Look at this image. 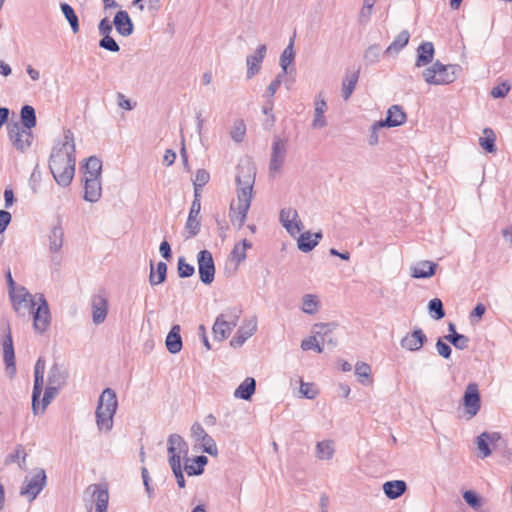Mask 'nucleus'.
Wrapping results in <instances>:
<instances>
[{
	"instance_id": "7",
	"label": "nucleus",
	"mask_w": 512,
	"mask_h": 512,
	"mask_svg": "<svg viewBox=\"0 0 512 512\" xmlns=\"http://www.w3.org/2000/svg\"><path fill=\"white\" fill-rule=\"evenodd\" d=\"M47 483L46 472L43 468L33 470L31 476H26L20 488V495L32 502L44 489Z\"/></svg>"
},
{
	"instance_id": "19",
	"label": "nucleus",
	"mask_w": 512,
	"mask_h": 512,
	"mask_svg": "<svg viewBox=\"0 0 512 512\" xmlns=\"http://www.w3.org/2000/svg\"><path fill=\"white\" fill-rule=\"evenodd\" d=\"M92 320L95 325L103 323L108 313V300L104 293L100 292L92 296Z\"/></svg>"
},
{
	"instance_id": "26",
	"label": "nucleus",
	"mask_w": 512,
	"mask_h": 512,
	"mask_svg": "<svg viewBox=\"0 0 512 512\" xmlns=\"http://www.w3.org/2000/svg\"><path fill=\"white\" fill-rule=\"evenodd\" d=\"M113 24L121 36L128 37L133 33V22L124 10H120L115 14Z\"/></svg>"
},
{
	"instance_id": "5",
	"label": "nucleus",
	"mask_w": 512,
	"mask_h": 512,
	"mask_svg": "<svg viewBox=\"0 0 512 512\" xmlns=\"http://www.w3.org/2000/svg\"><path fill=\"white\" fill-rule=\"evenodd\" d=\"M460 70L459 65H444L437 60L431 67L426 68L422 75L429 85H445L454 82Z\"/></svg>"
},
{
	"instance_id": "41",
	"label": "nucleus",
	"mask_w": 512,
	"mask_h": 512,
	"mask_svg": "<svg viewBox=\"0 0 512 512\" xmlns=\"http://www.w3.org/2000/svg\"><path fill=\"white\" fill-rule=\"evenodd\" d=\"M410 34L408 30H402L394 41L387 47L385 54H398L409 42Z\"/></svg>"
},
{
	"instance_id": "42",
	"label": "nucleus",
	"mask_w": 512,
	"mask_h": 512,
	"mask_svg": "<svg viewBox=\"0 0 512 512\" xmlns=\"http://www.w3.org/2000/svg\"><path fill=\"white\" fill-rule=\"evenodd\" d=\"M83 169L84 177H101L102 161L96 156H90L83 166Z\"/></svg>"
},
{
	"instance_id": "8",
	"label": "nucleus",
	"mask_w": 512,
	"mask_h": 512,
	"mask_svg": "<svg viewBox=\"0 0 512 512\" xmlns=\"http://www.w3.org/2000/svg\"><path fill=\"white\" fill-rule=\"evenodd\" d=\"M1 345L3 349V361L5 364V369L8 375L13 377L16 373L15 352L11 327L7 320L3 322V338L1 340Z\"/></svg>"
},
{
	"instance_id": "58",
	"label": "nucleus",
	"mask_w": 512,
	"mask_h": 512,
	"mask_svg": "<svg viewBox=\"0 0 512 512\" xmlns=\"http://www.w3.org/2000/svg\"><path fill=\"white\" fill-rule=\"evenodd\" d=\"M200 442L202 443V449L205 453H207L211 456L218 455V449H217L216 442L210 435H208L206 438H204Z\"/></svg>"
},
{
	"instance_id": "2",
	"label": "nucleus",
	"mask_w": 512,
	"mask_h": 512,
	"mask_svg": "<svg viewBox=\"0 0 512 512\" xmlns=\"http://www.w3.org/2000/svg\"><path fill=\"white\" fill-rule=\"evenodd\" d=\"M118 408L116 393L111 388H105L99 396L95 411L96 424L100 431L109 432L113 428V418Z\"/></svg>"
},
{
	"instance_id": "34",
	"label": "nucleus",
	"mask_w": 512,
	"mask_h": 512,
	"mask_svg": "<svg viewBox=\"0 0 512 512\" xmlns=\"http://www.w3.org/2000/svg\"><path fill=\"white\" fill-rule=\"evenodd\" d=\"M449 334L444 336V339L450 342L455 348L464 350L468 348L469 338L456 331V326L453 323L448 325Z\"/></svg>"
},
{
	"instance_id": "29",
	"label": "nucleus",
	"mask_w": 512,
	"mask_h": 512,
	"mask_svg": "<svg viewBox=\"0 0 512 512\" xmlns=\"http://www.w3.org/2000/svg\"><path fill=\"white\" fill-rule=\"evenodd\" d=\"M68 371L63 365L54 363L48 373V384L61 389L67 381Z\"/></svg>"
},
{
	"instance_id": "37",
	"label": "nucleus",
	"mask_w": 512,
	"mask_h": 512,
	"mask_svg": "<svg viewBox=\"0 0 512 512\" xmlns=\"http://www.w3.org/2000/svg\"><path fill=\"white\" fill-rule=\"evenodd\" d=\"M63 238L64 232L60 225L51 228L48 235L50 252L57 253L60 251L63 246Z\"/></svg>"
},
{
	"instance_id": "35",
	"label": "nucleus",
	"mask_w": 512,
	"mask_h": 512,
	"mask_svg": "<svg viewBox=\"0 0 512 512\" xmlns=\"http://www.w3.org/2000/svg\"><path fill=\"white\" fill-rule=\"evenodd\" d=\"M256 390V381L253 377H247L234 391V397L242 400H250Z\"/></svg>"
},
{
	"instance_id": "45",
	"label": "nucleus",
	"mask_w": 512,
	"mask_h": 512,
	"mask_svg": "<svg viewBox=\"0 0 512 512\" xmlns=\"http://www.w3.org/2000/svg\"><path fill=\"white\" fill-rule=\"evenodd\" d=\"M151 270H150V275H149V283L151 286H155V285H159L161 283H163L165 280H166V277H167V265L165 262H159L157 264V270H156V274H157V277L155 276V273H154V267H153V263L151 262Z\"/></svg>"
},
{
	"instance_id": "33",
	"label": "nucleus",
	"mask_w": 512,
	"mask_h": 512,
	"mask_svg": "<svg viewBox=\"0 0 512 512\" xmlns=\"http://www.w3.org/2000/svg\"><path fill=\"white\" fill-rule=\"evenodd\" d=\"M407 489V485L403 480L387 481L383 484V491L387 498L395 500L402 496Z\"/></svg>"
},
{
	"instance_id": "22",
	"label": "nucleus",
	"mask_w": 512,
	"mask_h": 512,
	"mask_svg": "<svg viewBox=\"0 0 512 512\" xmlns=\"http://www.w3.org/2000/svg\"><path fill=\"white\" fill-rule=\"evenodd\" d=\"M257 330L256 318L245 321L230 340V345L233 348H240L247 339H249Z\"/></svg>"
},
{
	"instance_id": "16",
	"label": "nucleus",
	"mask_w": 512,
	"mask_h": 512,
	"mask_svg": "<svg viewBox=\"0 0 512 512\" xmlns=\"http://www.w3.org/2000/svg\"><path fill=\"white\" fill-rule=\"evenodd\" d=\"M287 153L286 141L278 136L273 138L272 152L269 163V172L271 176L281 172L285 157Z\"/></svg>"
},
{
	"instance_id": "52",
	"label": "nucleus",
	"mask_w": 512,
	"mask_h": 512,
	"mask_svg": "<svg viewBox=\"0 0 512 512\" xmlns=\"http://www.w3.org/2000/svg\"><path fill=\"white\" fill-rule=\"evenodd\" d=\"M428 311L435 320H441L445 317L443 303L439 298H433L429 301Z\"/></svg>"
},
{
	"instance_id": "47",
	"label": "nucleus",
	"mask_w": 512,
	"mask_h": 512,
	"mask_svg": "<svg viewBox=\"0 0 512 512\" xmlns=\"http://www.w3.org/2000/svg\"><path fill=\"white\" fill-rule=\"evenodd\" d=\"M484 137L479 138L480 146L488 153L496 152L495 145V133L491 128H485L483 130Z\"/></svg>"
},
{
	"instance_id": "20",
	"label": "nucleus",
	"mask_w": 512,
	"mask_h": 512,
	"mask_svg": "<svg viewBox=\"0 0 512 512\" xmlns=\"http://www.w3.org/2000/svg\"><path fill=\"white\" fill-rule=\"evenodd\" d=\"M338 326L335 322H329V323H316L312 327L313 334H316L318 336L322 346L324 344H327L331 348H335L338 344L337 339L331 337V333L336 329Z\"/></svg>"
},
{
	"instance_id": "50",
	"label": "nucleus",
	"mask_w": 512,
	"mask_h": 512,
	"mask_svg": "<svg viewBox=\"0 0 512 512\" xmlns=\"http://www.w3.org/2000/svg\"><path fill=\"white\" fill-rule=\"evenodd\" d=\"M60 7L63 15L69 22L73 33H77L79 31V20L74 9L67 3H61Z\"/></svg>"
},
{
	"instance_id": "54",
	"label": "nucleus",
	"mask_w": 512,
	"mask_h": 512,
	"mask_svg": "<svg viewBox=\"0 0 512 512\" xmlns=\"http://www.w3.org/2000/svg\"><path fill=\"white\" fill-rule=\"evenodd\" d=\"M301 349L304 351L315 350L318 353L323 352V346H322V344H320V340H319L318 336H316V334L304 339L301 342Z\"/></svg>"
},
{
	"instance_id": "3",
	"label": "nucleus",
	"mask_w": 512,
	"mask_h": 512,
	"mask_svg": "<svg viewBox=\"0 0 512 512\" xmlns=\"http://www.w3.org/2000/svg\"><path fill=\"white\" fill-rule=\"evenodd\" d=\"M66 165H76L74 137L70 130L64 132L63 142L54 146L49 159L51 172H59L60 166Z\"/></svg>"
},
{
	"instance_id": "39",
	"label": "nucleus",
	"mask_w": 512,
	"mask_h": 512,
	"mask_svg": "<svg viewBox=\"0 0 512 512\" xmlns=\"http://www.w3.org/2000/svg\"><path fill=\"white\" fill-rule=\"evenodd\" d=\"M326 108H327V103L324 99L316 100L315 110H314V119L311 124L313 128L321 129V128H324L327 126V121L324 116Z\"/></svg>"
},
{
	"instance_id": "62",
	"label": "nucleus",
	"mask_w": 512,
	"mask_h": 512,
	"mask_svg": "<svg viewBox=\"0 0 512 512\" xmlns=\"http://www.w3.org/2000/svg\"><path fill=\"white\" fill-rule=\"evenodd\" d=\"M210 179V174L205 169H198L193 182L194 186L203 187Z\"/></svg>"
},
{
	"instance_id": "13",
	"label": "nucleus",
	"mask_w": 512,
	"mask_h": 512,
	"mask_svg": "<svg viewBox=\"0 0 512 512\" xmlns=\"http://www.w3.org/2000/svg\"><path fill=\"white\" fill-rule=\"evenodd\" d=\"M46 362L43 357H39L34 366V385L32 391V410L34 414L39 413V398L44 385V373Z\"/></svg>"
},
{
	"instance_id": "44",
	"label": "nucleus",
	"mask_w": 512,
	"mask_h": 512,
	"mask_svg": "<svg viewBox=\"0 0 512 512\" xmlns=\"http://www.w3.org/2000/svg\"><path fill=\"white\" fill-rule=\"evenodd\" d=\"M359 78V70L347 75L342 82V97L348 100L352 95Z\"/></svg>"
},
{
	"instance_id": "18",
	"label": "nucleus",
	"mask_w": 512,
	"mask_h": 512,
	"mask_svg": "<svg viewBox=\"0 0 512 512\" xmlns=\"http://www.w3.org/2000/svg\"><path fill=\"white\" fill-rule=\"evenodd\" d=\"M279 219L282 226L293 237L303 229V223L301 220H298V212L294 208L281 209Z\"/></svg>"
},
{
	"instance_id": "57",
	"label": "nucleus",
	"mask_w": 512,
	"mask_h": 512,
	"mask_svg": "<svg viewBox=\"0 0 512 512\" xmlns=\"http://www.w3.org/2000/svg\"><path fill=\"white\" fill-rule=\"evenodd\" d=\"M246 133V126L243 121L235 123L230 135L235 142H242Z\"/></svg>"
},
{
	"instance_id": "49",
	"label": "nucleus",
	"mask_w": 512,
	"mask_h": 512,
	"mask_svg": "<svg viewBox=\"0 0 512 512\" xmlns=\"http://www.w3.org/2000/svg\"><path fill=\"white\" fill-rule=\"evenodd\" d=\"M293 45H294V39L291 38L288 46L284 49V51L282 52V54L280 56V66L282 68L281 73H283L285 75L288 73V66L294 60Z\"/></svg>"
},
{
	"instance_id": "60",
	"label": "nucleus",
	"mask_w": 512,
	"mask_h": 512,
	"mask_svg": "<svg viewBox=\"0 0 512 512\" xmlns=\"http://www.w3.org/2000/svg\"><path fill=\"white\" fill-rule=\"evenodd\" d=\"M510 84L507 81L492 88L490 94L493 98H504L510 91Z\"/></svg>"
},
{
	"instance_id": "30",
	"label": "nucleus",
	"mask_w": 512,
	"mask_h": 512,
	"mask_svg": "<svg viewBox=\"0 0 512 512\" xmlns=\"http://www.w3.org/2000/svg\"><path fill=\"white\" fill-rule=\"evenodd\" d=\"M322 237L323 235L321 231L316 232L314 234H311L308 231L304 232L300 234V236L297 239L298 249L304 253H308L318 245Z\"/></svg>"
},
{
	"instance_id": "1",
	"label": "nucleus",
	"mask_w": 512,
	"mask_h": 512,
	"mask_svg": "<svg viewBox=\"0 0 512 512\" xmlns=\"http://www.w3.org/2000/svg\"><path fill=\"white\" fill-rule=\"evenodd\" d=\"M255 175V167L249 160L243 161L237 166V206L235 207L233 203L230 205L231 223L237 229H241L246 221L252 201Z\"/></svg>"
},
{
	"instance_id": "51",
	"label": "nucleus",
	"mask_w": 512,
	"mask_h": 512,
	"mask_svg": "<svg viewBox=\"0 0 512 512\" xmlns=\"http://www.w3.org/2000/svg\"><path fill=\"white\" fill-rule=\"evenodd\" d=\"M319 301L313 294H306L302 299V311L309 315H314L318 311Z\"/></svg>"
},
{
	"instance_id": "56",
	"label": "nucleus",
	"mask_w": 512,
	"mask_h": 512,
	"mask_svg": "<svg viewBox=\"0 0 512 512\" xmlns=\"http://www.w3.org/2000/svg\"><path fill=\"white\" fill-rule=\"evenodd\" d=\"M59 388L51 385H47L44 391V395L41 400V412H44L46 407L51 403V401L58 395Z\"/></svg>"
},
{
	"instance_id": "28",
	"label": "nucleus",
	"mask_w": 512,
	"mask_h": 512,
	"mask_svg": "<svg viewBox=\"0 0 512 512\" xmlns=\"http://www.w3.org/2000/svg\"><path fill=\"white\" fill-rule=\"evenodd\" d=\"M435 54L434 45L432 42L424 41L417 48V57L415 66L417 68L423 67L432 62Z\"/></svg>"
},
{
	"instance_id": "4",
	"label": "nucleus",
	"mask_w": 512,
	"mask_h": 512,
	"mask_svg": "<svg viewBox=\"0 0 512 512\" xmlns=\"http://www.w3.org/2000/svg\"><path fill=\"white\" fill-rule=\"evenodd\" d=\"M476 445L482 458H487L492 454V450L499 452L507 460L512 458V450L508 448L507 440L500 432L484 431L476 438Z\"/></svg>"
},
{
	"instance_id": "31",
	"label": "nucleus",
	"mask_w": 512,
	"mask_h": 512,
	"mask_svg": "<svg viewBox=\"0 0 512 512\" xmlns=\"http://www.w3.org/2000/svg\"><path fill=\"white\" fill-rule=\"evenodd\" d=\"M201 210V206L195 205V202H192L189 215L187 218V222L185 225V229L189 232V235L186 237L192 238L195 237L200 231V221L197 219Z\"/></svg>"
},
{
	"instance_id": "61",
	"label": "nucleus",
	"mask_w": 512,
	"mask_h": 512,
	"mask_svg": "<svg viewBox=\"0 0 512 512\" xmlns=\"http://www.w3.org/2000/svg\"><path fill=\"white\" fill-rule=\"evenodd\" d=\"M300 393L307 399H314L317 396L318 391L312 383H305L301 381Z\"/></svg>"
},
{
	"instance_id": "32",
	"label": "nucleus",
	"mask_w": 512,
	"mask_h": 512,
	"mask_svg": "<svg viewBox=\"0 0 512 512\" xmlns=\"http://www.w3.org/2000/svg\"><path fill=\"white\" fill-rule=\"evenodd\" d=\"M181 328L178 324L173 325L166 337V348L171 354H176L182 349Z\"/></svg>"
},
{
	"instance_id": "17",
	"label": "nucleus",
	"mask_w": 512,
	"mask_h": 512,
	"mask_svg": "<svg viewBox=\"0 0 512 512\" xmlns=\"http://www.w3.org/2000/svg\"><path fill=\"white\" fill-rule=\"evenodd\" d=\"M462 403L465 408V412L470 418L476 416L481 408V397L476 383H469L466 386Z\"/></svg>"
},
{
	"instance_id": "12",
	"label": "nucleus",
	"mask_w": 512,
	"mask_h": 512,
	"mask_svg": "<svg viewBox=\"0 0 512 512\" xmlns=\"http://www.w3.org/2000/svg\"><path fill=\"white\" fill-rule=\"evenodd\" d=\"M168 461L170 466L181 464V455L188 454V444L179 434H171L167 440Z\"/></svg>"
},
{
	"instance_id": "15",
	"label": "nucleus",
	"mask_w": 512,
	"mask_h": 512,
	"mask_svg": "<svg viewBox=\"0 0 512 512\" xmlns=\"http://www.w3.org/2000/svg\"><path fill=\"white\" fill-rule=\"evenodd\" d=\"M84 497L95 502L96 512H106L109 501L108 488L105 484H91L84 491Z\"/></svg>"
},
{
	"instance_id": "27",
	"label": "nucleus",
	"mask_w": 512,
	"mask_h": 512,
	"mask_svg": "<svg viewBox=\"0 0 512 512\" xmlns=\"http://www.w3.org/2000/svg\"><path fill=\"white\" fill-rule=\"evenodd\" d=\"M436 268V263L422 260L411 267V276L416 279L430 278L435 274Z\"/></svg>"
},
{
	"instance_id": "59",
	"label": "nucleus",
	"mask_w": 512,
	"mask_h": 512,
	"mask_svg": "<svg viewBox=\"0 0 512 512\" xmlns=\"http://www.w3.org/2000/svg\"><path fill=\"white\" fill-rule=\"evenodd\" d=\"M99 46L110 52H118L120 50L119 45L110 35L103 36L99 41Z\"/></svg>"
},
{
	"instance_id": "55",
	"label": "nucleus",
	"mask_w": 512,
	"mask_h": 512,
	"mask_svg": "<svg viewBox=\"0 0 512 512\" xmlns=\"http://www.w3.org/2000/svg\"><path fill=\"white\" fill-rule=\"evenodd\" d=\"M177 272L180 278H187L194 274L195 268L187 263L184 257H180L177 263Z\"/></svg>"
},
{
	"instance_id": "23",
	"label": "nucleus",
	"mask_w": 512,
	"mask_h": 512,
	"mask_svg": "<svg viewBox=\"0 0 512 512\" xmlns=\"http://www.w3.org/2000/svg\"><path fill=\"white\" fill-rule=\"evenodd\" d=\"M407 120V115L400 105H392L384 120L377 121V126L385 127H398L404 124Z\"/></svg>"
},
{
	"instance_id": "63",
	"label": "nucleus",
	"mask_w": 512,
	"mask_h": 512,
	"mask_svg": "<svg viewBox=\"0 0 512 512\" xmlns=\"http://www.w3.org/2000/svg\"><path fill=\"white\" fill-rule=\"evenodd\" d=\"M231 261L235 262L238 266L242 261L246 259V252L241 250L240 244H236L230 253Z\"/></svg>"
},
{
	"instance_id": "21",
	"label": "nucleus",
	"mask_w": 512,
	"mask_h": 512,
	"mask_svg": "<svg viewBox=\"0 0 512 512\" xmlns=\"http://www.w3.org/2000/svg\"><path fill=\"white\" fill-rule=\"evenodd\" d=\"M427 342V336L421 328L416 327L412 333L407 334L400 341L401 347L411 351H419L423 345Z\"/></svg>"
},
{
	"instance_id": "38",
	"label": "nucleus",
	"mask_w": 512,
	"mask_h": 512,
	"mask_svg": "<svg viewBox=\"0 0 512 512\" xmlns=\"http://www.w3.org/2000/svg\"><path fill=\"white\" fill-rule=\"evenodd\" d=\"M335 453V445L332 440L319 441L315 447V455L319 460H331Z\"/></svg>"
},
{
	"instance_id": "11",
	"label": "nucleus",
	"mask_w": 512,
	"mask_h": 512,
	"mask_svg": "<svg viewBox=\"0 0 512 512\" xmlns=\"http://www.w3.org/2000/svg\"><path fill=\"white\" fill-rule=\"evenodd\" d=\"M33 315V327L36 332L44 333L51 322V314L43 294L38 295L37 308L32 313Z\"/></svg>"
},
{
	"instance_id": "53",
	"label": "nucleus",
	"mask_w": 512,
	"mask_h": 512,
	"mask_svg": "<svg viewBox=\"0 0 512 512\" xmlns=\"http://www.w3.org/2000/svg\"><path fill=\"white\" fill-rule=\"evenodd\" d=\"M381 53V46L379 44L370 45L364 52V62L367 65H372L378 62Z\"/></svg>"
},
{
	"instance_id": "36",
	"label": "nucleus",
	"mask_w": 512,
	"mask_h": 512,
	"mask_svg": "<svg viewBox=\"0 0 512 512\" xmlns=\"http://www.w3.org/2000/svg\"><path fill=\"white\" fill-rule=\"evenodd\" d=\"M463 499L466 504L471 507L475 512H486L484 510V506L487 503V500L480 496L474 490H466L463 492Z\"/></svg>"
},
{
	"instance_id": "24",
	"label": "nucleus",
	"mask_w": 512,
	"mask_h": 512,
	"mask_svg": "<svg viewBox=\"0 0 512 512\" xmlns=\"http://www.w3.org/2000/svg\"><path fill=\"white\" fill-rule=\"evenodd\" d=\"M266 51H267L266 45L261 44L257 47L255 54L247 56V58H246L247 79H251L257 73H259V71L261 69V64L266 55Z\"/></svg>"
},
{
	"instance_id": "48",
	"label": "nucleus",
	"mask_w": 512,
	"mask_h": 512,
	"mask_svg": "<svg viewBox=\"0 0 512 512\" xmlns=\"http://www.w3.org/2000/svg\"><path fill=\"white\" fill-rule=\"evenodd\" d=\"M194 464H185V471L189 476L201 475L204 471V466L208 463V459L204 455L196 456Z\"/></svg>"
},
{
	"instance_id": "25",
	"label": "nucleus",
	"mask_w": 512,
	"mask_h": 512,
	"mask_svg": "<svg viewBox=\"0 0 512 512\" xmlns=\"http://www.w3.org/2000/svg\"><path fill=\"white\" fill-rule=\"evenodd\" d=\"M101 195L102 187L100 177H84V200L95 203L101 198Z\"/></svg>"
},
{
	"instance_id": "9",
	"label": "nucleus",
	"mask_w": 512,
	"mask_h": 512,
	"mask_svg": "<svg viewBox=\"0 0 512 512\" xmlns=\"http://www.w3.org/2000/svg\"><path fill=\"white\" fill-rule=\"evenodd\" d=\"M12 307L18 316L25 317L34 312V307L37 304L34 297L28 290L21 286L18 288V292L11 295L10 297Z\"/></svg>"
},
{
	"instance_id": "46",
	"label": "nucleus",
	"mask_w": 512,
	"mask_h": 512,
	"mask_svg": "<svg viewBox=\"0 0 512 512\" xmlns=\"http://www.w3.org/2000/svg\"><path fill=\"white\" fill-rule=\"evenodd\" d=\"M355 374L362 385L372 384L373 379L371 378V367L369 364L357 362L355 365Z\"/></svg>"
},
{
	"instance_id": "40",
	"label": "nucleus",
	"mask_w": 512,
	"mask_h": 512,
	"mask_svg": "<svg viewBox=\"0 0 512 512\" xmlns=\"http://www.w3.org/2000/svg\"><path fill=\"white\" fill-rule=\"evenodd\" d=\"M55 181L63 187L68 186L75 174V166H60L59 172H51Z\"/></svg>"
},
{
	"instance_id": "43",
	"label": "nucleus",
	"mask_w": 512,
	"mask_h": 512,
	"mask_svg": "<svg viewBox=\"0 0 512 512\" xmlns=\"http://www.w3.org/2000/svg\"><path fill=\"white\" fill-rule=\"evenodd\" d=\"M20 117L24 129L31 130L36 126V113L32 106L24 105L21 108Z\"/></svg>"
},
{
	"instance_id": "6",
	"label": "nucleus",
	"mask_w": 512,
	"mask_h": 512,
	"mask_svg": "<svg viewBox=\"0 0 512 512\" xmlns=\"http://www.w3.org/2000/svg\"><path fill=\"white\" fill-rule=\"evenodd\" d=\"M240 315L241 310L238 308H230L219 314L212 327L214 339L220 342L227 339L237 326Z\"/></svg>"
},
{
	"instance_id": "14",
	"label": "nucleus",
	"mask_w": 512,
	"mask_h": 512,
	"mask_svg": "<svg viewBox=\"0 0 512 512\" xmlns=\"http://www.w3.org/2000/svg\"><path fill=\"white\" fill-rule=\"evenodd\" d=\"M197 261L200 280L205 285L211 284L215 276V265L212 253L208 250L199 251Z\"/></svg>"
},
{
	"instance_id": "10",
	"label": "nucleus",
	"mask_w": 512,
	"mask_h": 512,
	"mask_svg": "<svg viewBox=\"0 0 512 512\" xmlns=\"http://www.w3.org/2000/svg\"><path fill=\"white\" fill-rule=\"evenodd\" d=\"M7 129L16 149L23 152L31 146L33 134L30 130L24 129L18 122L9 123Z\"/></svg>"
},
{
	"instance_id": "64",
	"label": "nucleus",
	"mask_w": 512,
	"mask_h": 512,
	"mask_svg": "<svg viewBox=\"0 0 512 512\" xmlns=\"http://www.w3.org/2000/svg\"><path fill=\"white\" fill-rule=\"evenodd\" d=\"M436 350L440 356L445 359H449L452 353L451 347L443 341L442 338H439L436 342Z\"/></svg>"
}]
</instances>
